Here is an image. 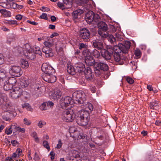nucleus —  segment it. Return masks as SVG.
<instances>
[{"mask_svg":"<svg viewBox=\"0 0 161 161\" xmlns=\"http://www.w3.org/2000/svg\"><path fill=\"white\" fill-rule=\"evenodd\" d=\"M75 67L76 72L78 73L80 75L84 73L86 69L85 65L82 63H79L76 64Z\"/></svg>","mask_w":161,"mask_h":161,"instance_id":"nucleus-15","label":"nucleus"},{"mask_svg":"<svg viewBox=\"0 0 161 161\" xmlns=\"http://www.w3.org/2000/svg\"><path fill=\"white\" fill-rule=\"evenodd\" d=\"M92 54L95 58H98L100 57V53L96 49H94L91 53Z\"/></svg>","mask_w":161,"mask_h":161,"instance_id":"nucleus-30","label":"nucleus"},{"mask_svg":"<svg viewBox=\"0 0 161 161\" xmlns=\"http://www.w3.org/2000/svg\"><path fill=\"white\" fill-rule=\"evenodd\" d=\"M7 81V83H9L13 87L15 85L17 80L15 77H9Z\"/></svg>","mask_w":161,"mask_h":161,"instance_id":"nucleus-26","label":"nucleus"},{"mask_svg":"<svg viewBox=\"0 0 161 161\" xmlns=\"http://www.w3.org/2000/svg\"><path fill=\"white\" fill-rule=\"evenodd\" d=\"M20 97L23 99L26 100L30 98V94L29 93L23 91L21 92Z\"/></svg>","mask_w":161,"mask_h":161,"instance_id":"nucleus-27","label":"nucleus"},{"mask_svg":"<svg viewBox=\"0 0 161 161\" xmlns=\"http://www.w3.org/2000/svg\"><path fill=\"white\" fill-rule=\"evenodd\" d=\"M8 2L7 3H0V5L3 7L4 8H7L8 7Z\"/></svg>","mask_w":161,"mask_h":161,"instance_id":"nucleus-57","label":"nucleus"},{"mask_svg":"<svg viewBox=\"0 0 161 161\" xmlns=\"http://www.w3.org/2000/svg\"><path fill=\"white\" fill-rule=\"evenodd\" d=\"M134 54L138 58H139L141 57V53L139 49H136L135 50Z\"/></svg>","mask_w":161,"mask_h":161,"instance_id":"nucleus-48","label":"nucleus"},{"mask_svg":"<svg viewBox=\"0 0 161 161\" xmlns=\"http://www.w3.org/2000/svg\"><path fill=\"white\" fill-rule=\"evenodd\" d=\"M62 93L59 90H55L50 95L51 98L54 100L59 98L61 96Z\"/></svg>","mask_w":161,"mask_h":161,"instance_id":"nucleus-21","label":"nucleus"},{"mask_svg":"<svg viewBox=\"0 0 161 161\" xmlns=\"http://www.w3.org/2000/svg\"><path fill=\"white\" fill-rule=\"evenodd\" d=\"M91 5L90 4H86L83 6V10L84 12H86L87 11H89L91 8Z\"/></svg>","mask_w":161,"mask_h":161,"instance_id":"nucleus-46","label":"nucleus"},{"mask_svg":"<svg viewBox=\"0 0 161 161\" xmlns=\"http://www.w3.org/2000/svg\"><path fill=\"white\" fill-rule=\"evenodd\" d=\"M5 94L0 93V105L3 104L5 102Z\"/></svg>","mask_w":161,"mask_h":161,"instance_id":"nucleus-45","label":"nucleus"},{"mask_svg":"<svg viewBox=\"0 0 161 161\" xmlns=\"http://www.w3.org/2000/svg\"><path fill=\"white\" fill-rule=\"evenodd\" d=\"M117 48H115L113 54L114 60L116 62H120L119 63V64H122L123 63V59L120 56L121 52L120 51L119 52L118 51H117Z\"/></svg>","mask_w":161,"mask_h":161,"instance_id":"nucleus-14","label":"nucleus"},{"mask_svg":"<svg viewBox=\"0 0 161 161\" xmlns=\"http://www.w3.org/2000/svg\"><path fill=\"white\" fill-rule=\"evenodd\" d=\"M9 74L15 77L20 76L22 74V72L20 67L18 66H11L9 68Z\"/></svg>","mask_w":161,"mask_h":161,"instance_id":"nucleus-7","label":"nucleus"},{"mask_svg":"<svg viewBox=\"0 0 161 161\" xmlns=\"http://www.w3.org/2000/svg\"><path fill=\"white\" fill-rule=\"evenodd\" d=\"M45 45L42 49L43 53L45 54L46 57H52L53 56V53L51 47L53 44L49 42L45 41L44 43Z\"/></svg>","mask_w":161,"mask_h":161,"instance_id":"nucleus-4","label":"nucleus"},{"mask_svg":"<svg viewBox=\"0 0 161 161\" xmlns=\"http://www.w3.org/2000/svg\"><path fill=\"white\" fill-rule=\"evenodd\" d=\"M115 47L111 46H108L107 49L103 48L101 51V53L102 56L105 60H109L113 54L115 50Z\"/></svg>","mask_w":161,"mask_h":161,"instance_id":"nucleus-3","label":"nucleus"},{"mask_svg":"<svg viewBox=\"0 0 161 161\" xmlns=\"http://www.w3.org/2000/svg\"><path fill=\"white\" fill-rule=\"evenodd\" d=\"M90 90L92 93H95L96 91V89L94 86H91L90 88Z\"/></svg>","mask_w":161,"mask_h":161,"instance_id":"nucleus-64","label":"nucleus"},{"mask_svg":"<svg viewBox=\"0 0 161 161\" xmlns=\"http://www.w3.org/2000/svg\"><path fill=\"white\" fill-rule=\"evenodd\" d=\"M87 45L86 44H84L83 43H80L79 44V48L80 49H82L84 48V49L86 48Z\"/></svg>","mask_w":161,"mask_h":161,"instance_id":"nucleus-51","label":"nucleus"},{"mask_svg":"<svg viewBox=\"0 0 161 161\" xmlns=\"http://www.w3.org/2000/svg\"><path fill=\"white\" fill-rule=\"evenodd\" d=\"M73 103L72 99L69 96L63 97L60 101V104L63 109H66L69 104Z\"/></svg>","mask_w":161,"mask_h":161,"instance_id":"nucleus-8","label":"nucleus"},{"mask_svg":"<svg viewBox=\"0 0 161 161\" xmlns=\"http://www.w3.org/2000/svg\"><path fill=\"white\" fill-rule=\"evenodd\" d=\"M40 108L42 110H45L48 109V108L47 102H44L40 106Z\"/></svg>","mask_w":161,"mask_h":161,"instance_id":"nucleus-36","label":"nucleus"},{"mask_svg":"<svg viewBox=\"0 0 161 161\" xmlns=\"http://www.w3.org/2000/svg\"><path fill=\"white\" fill-rule=\"evenodd\" d=\"M23 122L24 124L27 125H29L31 124V121L27 118H25L24 119Z\"/></svg>","mask_w":161,"mask_h":161,"instance_id":"nucleus-50","label":"nucleus"},{"mask_svg":"<svg viewBox=\"0 0 161 161\" xmlns=\"http://www.w3.org/2000/svg\"><path fill=\"white\" fill-rule=\"evenodd\" d=\"M12 86H11V85H10L9 83H7V81H6L3 86L4 90L6 91H8L12 89Z\"/></svg>","mask_w":161,"mask_h":161,"instance_id":"nucleus-34","label":"nucleus"},{"mask_svg":"<svg viewBox=\"0 0 161 161\" xmlns=\"http://www.w3.org/2000/svg\"><path fill=\"white\" fill-rule=\"evenodd\" d=\"M42 70L44 74H51L54 73L55 70L51 66L48 65L47 63H43L41 67Z\"/></svg>","mask_w":161,"mask_h":161,"instance_id":"nucleus-10","label":"nucleus"},{"mask_svg":"<svg viewBox=\"0 0 161 161\" xmlns=\"http://www.w3.org/2000/svg\"><path fill=\"white\" fill-rule=\"evenodd\" d=\"M39 18L41 19H44L45 20L47 19V14L44 13H43L42 15L40 16Z\"/></svg>","mask_w":161,"mask_h":161,"instance_id":"nucleus-56","label":"nucleus"},{"mask_svg":"<svg viewBox=\"0 0 161 161\" xmlns=\"http://www.w3.org/2000/svg\"><path fill=\"white\" fill-rule=\"evenodd\" d=\"M67 72L71 75H74L76 72L75 68L71 65L68 64L67 65Z\"/></svg>","mask_w":161,"mask_h":161,"instance_id":"nucleus-23","label":"nucleus"},{"mask_svg":"<svg viewBox=\"0 0 161 161\" xmlns=\"http://www.w3.org/2000/svg\"><path fill=\"white\" fill-rule=\"evenodd\" d=\"M23 51L24 54L26 53H28L33 51V49L28 43H26L23 46Z\"/></svg>","mask_w":161,"mask_h":161,"instance_id":"nucleus-24","label":"nucleus"},{"mask_svg":"<svg viewBox=\"0 0 161 161\" xmlns=\"http://www.w3.org/2000/svg\"><path fill=\"white\" fill-rule=\"evenodd\" d=\"M6 72L0 70V81H3L6 78Z\"/></svg>","mask_w":161,"mask_h":161,"instance_id":"nucleus-37","label":"nucleus"},{"mask_svg":"<svg viewBox=\"0 0 161 161\" xmlns=\"http://www.w3.org/2000/svg\"><path fill=\"white\" fill-rule=\"evenodd\" d=\"M22 89L19 87H15L11 92L10 94L11 97L14 99H17L20 97Z\"/></svg>","mask_w":161,"mask_h":161,"instance_id":"nucleus-11","label":"nucleus"},{"mask_svg":"<svg viewBox=\"0 0 161 161\" xmlns=\"http://www.w3.org/2000/svg\"><path fill=\"white\" fill-rule=\"evenodd\" d=\"M82 54L85 57V58L88 56H91V53L89 51V49L87 48L84 49L82 52Z\"/></svg>","mask_w":161,"mask_h":161,"instance_id":"nucleus-31","label":"nucleus"},{"mask_svg":"<svg viewBox=\"0 0 161 161\" xmlns=\"http://www.w3.org/2000/svg\"><path fill=\"white\" fill-rule=\"evenodd\" d=\"M108 67L107 64L101 62H96L94 69L95 75L97 76H99L102 74L103 71L107 70Z\"/></svg>","mask_w":161,"mask_h":161,"instance_id":"nucleus-2","label":"nucleus"},{"mask_svg":"<svg viewBox=\"0 0 161 161\" xmlns=\"http://www.w3.org/2000/svg\"><path fill=\"white\" fill-rule=\"evenodd\" d=\"M73 100L74 103L77 104H81V108L88 109L89 110H81L78 113V116L76 118V122L80 125H86L89 120V114L88 111L93 110V105L90 103L86 102V95L82 91H76L72 94Z\"/></svg>","mask_w":161,"mask_h":161,"instance_id":"nucleus-1","label":"nucleus"},{"mask_svg":"<svg viewBox=\"0 0 161 161\" xmlns=\"http://www.w3.org/2000/svg\"><path fill=\"white\" fill-rule=\"evenodd\" d=\"M92 45L93 47L97 49L98 50H101L104 48L103 45V42H99L97 40H94L92 42Z\"/></svg>","mask_w":161,"mask_h":161,"instance_id":"nucleus-19","label":"nucleus"},{"mask_svg":"<svg viewBox=\"0 0 161 161\" xmlns=\"http://www.w3.org/2000/svg\"><path fill=\"white\" fill-rule=\"evenodd\" d=\"M10 129H11L12 130V131H13L14 133L16 132L17 130V128L18 126L17 125V124L15 123H13L10 126Z\"/></svg>","mask_w":161,"mask_h":161,"instance_id":"nucleus-41","label":"nucleus"},{"mask_svg":"<svg viewBox=\"0 0 161 161\" xmlns=\"http://www.w3.org/2000/svg\"><path fill=\"white\" fill-rule=\"evenodd\" d=\"M116 41H122L123 40V36L119 33H116L115 34Z\"/></svg>","mask_w":161,"mask_h":161,"instance_id":"nucleus-42","label":"nucleus"},{"mask_svg":"<svg viewBox=\"0 0 161 161\" xmlns=\"http://www.w3.org/2000/svg\"><path fill=\"white\" fill-rule=\"evenodd\" d=\"M41 87L36 86L32 88L31 90V93L34 97L37 98L42 96V92Z\"/></svg>","mask_w":161,"mask_h":161,"instance_id":"nucleus-13","label":"nucleus"},{"mask_svg":"<svg viewBox=\"0 0 161 161\" xmlns=\"http://www.w3.org/2000/svg\"><path fill=\"white\" fill-rule=\"evenodd\" d=\"M88 1L89 0H76V3L81 5L87 4Z\"/></svg>","mask_w":161,"mask_h":161,"instance_id":"nucleus-43","label":"nucleus"},{"mask_svg":"<svg viewBox=\"0 0 161 161\" xmlns=\"http://www.w3.org/2000/svg\"><path fill=\"white\" fill-rule=\"evenodd\" d=\"M126 80L130 84H132L134 82L133 80L130 77H127Z\"/></svg>","mask_w":161,"mask_h":161,"instance_id":"nucleus-54","label":"nucleus"},{"mask_svg":"<svg viewBox=\"0 0 161 161\" xmlns=\"http://www.w3.org/2000/svg\"><path fill=\"white\" fill-rule=\"evenodd\" d=\"M149 107L151 109L156 110H158L161 108L158 102L157 101L150 102L149 104Z\"/></svg>","mask_w":161,"mask_h":161,"instance_id":"nucleus-22","label":"nucleus"},{"mask_svg":"<svg viewBox=\"0 0 161 161\" xmlns=\"http://www.w3.org/2000/svg\"><path fill=\"white\" fill-rule=\"evenodd\" d=\"M78 16H80L79 9L74 12V18H77Z\"/></svg>","mask_w":161,"mask_h":161,"instance_id":"nucleus-52","label":"nucleus"},{"mask_svg":"<svg viewBox=\"0 0 161 161\" xmlns=\"http://www.w3.org/2000/svg\"><path fill=\"white\" fill-rule=\"evenodd\" d=\"M85 78L88 81H90L93 78L92 72V69L89 67H87L85 69L84 73Z\"/></svg>","mask_w":161,"mask_h":161,"instance_id":"nucleus-16","label":"nucleus"},{"mask_svg":"<svg viewBox=\"0 0 161 161\" xmlns=\"http://www.w3.org/2000/svg\"><path fill=\"white\" fill-rule=\"evenodd\" d=\"M98 30V31H107L108 29L107 24L103 21H100L97 23Z\"/></svg>","mask_w":161,"mask_h":161,"instance_id":"nucleus-20","label":"nucleus"},{"mask_svg":"<svg viewBox=\"0 0 161 161\" xmlns=\"http://www.w3.org/2000/svg\"><path fill=\"white\" fill-rule=\"evenodd\" d=\"M58 6L60 8L63 9L64 8V4L58 2Z\"/></svg>","mask_w":161,"mask_h":161,"instance_id":"nucleus-60","label":"nucleus"},{"mask_svg":"<svg viewBox=\"0 0 161 161\" xmlns=\"http://www.w3.org/2000/svg\"><path fill=\"white\" fill-rule=\"evenodd\" d=\"M22 106L23 108H25L27 110H29L30 111H32V110L31 107L30 106V104L27 103H25L22 104Z\"/></svg>","mask_w":161,"mask_h":161,"instance_id":"nucleus-39","label":"nucleus"},{"mask_svg":"<svg viewBox=\"0 0 161 161\" xmlns=\"http://www.w3.org/2000/svg\"><path fill=\"white\" fill-rule=\"evenodd\" d=\"M53 74H44L42 75V78L45 81L51 83L55 82L56 80V77L53 75Z\"/></svg>","mask_w":161,"mask_h":161,"instance_id":"nucleus-12","label":"nucleus"},{"mask_svg":"<svg viewBox=\"0 0 161 161\" xmlns=\"http://www.w3.org/2000/svg\"><path fill=\"white\" fill-rule=\"evenodd\" d=\"M118 46H114L115 48L118 49L124 53H127L131 46V43L128 41H125L122 43H119Z\"/></svg>","mask_w":161,"mask_h":161,"instance_id":"nucleus-6","label":"nucleus"},{"mask_svg":"<svg viewBox=\"0 0 161 161\" xmlns=\"http://www.w3.org/2000/svg\"><path fill=\"white\" fill-rule=\"evenodd\" d=\"M46 124V123L44 121H40L39 122L38 124V126L40 128H42L43 126Z\"/></svg>","mask_w":161,"mask_h":161,"instance_id":"nucleus-49","label":"nucleus"},{"mask_svg":"<svg viewBox=\"0 0 161 161\" xmlns=\"http://www.w3.org/2000/svg\"><path fill=\"white\" fill-rule=\"evenodd\" d=\"M85 61L86 65L89 66H93L94 68H95V65L96 62L95 61L93 57L88 56L85 58Z\"/></svg>","mask_w":161,"mask_h":161,"instance_id":"nucleus-18","label":"nucleus"},{"mask_svg":"<svg viewBox=\"0 0 161 161\" xmlns=\"http://www.w3.org/2000/svg\"><path fill=\"white\" fill-rule=\"evenodd\" d=\"M63 119L67 122H72L75 118L74 114L72 111L66 110L63 112Z\"/></svg>","mask_w":161,"mask_h":161,"instance_id":"nucleus-9","label":"nucleus"},{"mask_svg":"<svg viewBox=\"0 0 161 161\" xmlns=\"http://www.w3.org/2000/svg\"><path fill=\"white\" fill-rule=\"evenodd\" d=\"M94 13L91 10H89L85 15V19L88 23H91L93 20Z\"/></svg>","mask_w":161,"mask_h":161,"instance_id":"nucleus-17","label":"nucleus"},{"mask_svg":"<svg viewBox=\"0 0 161 161\" xmlns=\"http://www.w3.org/2000/svg\"><path fill=\"white\" fill-rule=\"evenodd\" d=\"M108 40L111 43H113L114 44V42L116 41V38L114 36L111 35H108Z\"/></svg>","mask_w":161,"mask_h":161,"instance_id":"nucleus-44","label":"nucleus"},{"mask_svg":"<svg viewBox=\"0 0 161 161\" xmlns=\"http://www.w3.org/2000/svg\"><path fill=\"white\" fill-rule=\"evenodd\" d=\"M12 132V130L10 129V127L9 128H6L5 130V133L7 135L10 134Z\"/></svg>","mask_w":161,"mask_h":161,"instance_id":"nucleus-55","label":"nucleus"},{"mask_svg":"<svg viewBox=\"0 0 161 161\" xmlns=\"http://www.w3.org/2000/svg\"><path fill=\"white\" fill-rule=\"evenodd\" d=\"M58 143L57 145L56 148L59 149L61 147L63 143L61 139L59 140L58 141Z\"/></svg>","mask_w":161,"mask_h":161,"instance_id":"nucleus-53","label":"nucleus"},{"mask_svg":"<svg viewBox=\"0 0 161 161\" xmlns=\"http://www.w3.org/2000/svg\"><path fill=\"white\" fill-rule=\"evenodd\" d=\"M4 62L3 56L2 54H0V65L3 64Z\"/></svg>","mask_w":161,"mask_h":161,"instance_id":"nucleus-59","label":"nucleus"},{"mask_svg":"<svg viewBox=\"0 0 161 161\" xmlns=\"http://www.w3.org/2000/svg\"><path fill=\"white\" fill-rule=\"evenodd\" d=\"M94 17L93 21H94L95 22L98 23L101 21L100 16L98 14L94 13Z\"/></svg>","mask_w":161,"mask_h":161,"instance_id":"nucleus-38","label":"nucleus"},{"mask_svg":"<svg viewBox=\"0 0 161 161\" xmlns=\"http://www.w3.org/2000/svg\"><path fill=\"white\" fill-rule=\"evenodd\" d=\"M29 82L27 80H23L21 81L20 85L22 87H27L29 84Z\"/></svg>","mask_w":161,"mask_h":161,"instance_id":"nucleus-35","label":"nucleus"},{"mask_svg":"<svg viewBox=\"0 0 161 161\" xmlns=\"http://www.w3.org/2000/svg\"><path fill=\"white\" fill-rule=\"evenodd\" d=\"M17 128V131L22 132V133H24L25 132V128H21L19 126H18V127Z\"/></svg>","mask_w":161,"mask_h":161,"instance_id":"nucleus-58","label":"nucleus"},{"mask_svg":"<svg viewBox=\"0 0 161 161\" xmlns=\"http://www.w3.org/2000/svg\"><path fill=\"white\" fill-rule=\"evenodd\" d=\"M50 155L51 156V160H53L54 158V156L55 155V153L53 151H52L50 152Z\"/></svg>","mask_w":161,"mask_h":161,"instance_id":"nucleus-62","label":"nucleus"},{"mask_svg":"<svg viewBox=\"0 0 161 161\" xmlns=\"http://www.w3.org/2000/svg\"><path fill=\"white\" fill-rule=\"evenodd\" d=\"M91 32L86 28L80 29L79 31L78 37L81 41L86 42L88 41L90 37Z\"/></svg>","mask_w":161,"mask_h":161,"instance_id":"nucleus-5","label":"nucleus"},{"mask_svg":"<svg viewBox=\"0 0 161 161\" xmlns=\"http://www.w3.org/2000/svg\"><path fill=\"white\" fill-rule=\"evenodd\" d=\"M0 13L3 14L5 17H10L11 16V12L6 9L0 10Z\"/></svg>","mask_w":161,"mask_h":161,"instance_id":"nucleus-28","label":"nucleus"},{"mask_svg":"<svg viewBox=\"0 0 161 161\" xmlns=\"http://www.w3.org/2000/svg\"><path fill=\"white\" fill-rule=\"evenodd\" d=\"M22 15L21 14H18L16 16L15 19H16L19 20H21L22 19Z\"/></svg>","mask_w":161,"mask_h":161,"instance_id":"nucleus-61","label":"nucleus"},{"mask_svg":"<svg viewBox=\"0 0 161 161\" xmlns=\"http://www.w3.org/2000/svg\"><path fill=\"white\" fill-rule=\"evenodd\" d=\"M43 146L47 149L48 150L50 149V147L49 144L48 142L46 141H44L43 142Z\"/></svg>","mask_w":161,"mask_h":161,"instance_id":"nucleus-47","label":"nucleus"},{"mask_svg":"<svg viewBox=\"0 0 161 161\" xmlns=\"http://www.w3.org/2000/svg\"><path fill=\"white\" fill-rule=\"evenodd\" d=\"M98 34L102 38H107L108 36V34L106 31H98Z\"/></svg>","mask_w":161,"mask_h":161,"instance_id":"nucleus-32","label":"nucleus"},{"mask_svg":"<svg viewBox=\"0 0 161 161\" xmlns=\"http://www.w3.org/2000/svg\"><path fill=\"white\" fill-rule=\"evenodd\" d=\"M14 0H7V2H9L10 6H11L14 9H17V4L13 2Z\"/></svg>","mask_w":161,"mask_h":161,"instance_id":"nucleus-40","label":"nucleus"},{"mask_svg":"<svg viewBox=\"0 0 161 161\" xmlns=\"http://www.w3.org/2000/svg\"><path fill=\"white\" fill-rule=\"evenodd\" d=\"M15 40V36L12 34L8 35L7 38V43L10 44L11 42Z\"/></svg>","mask_w":161,"mask_h":161,"instance_id":"nucleus-29","label":"nucleus"},{"mask_svg":"<svg viewBox=\"0 0 161 161\" xmlns=\"http://www.w3.org/2000/svg\"><path fill=\"white\" fill-rule=\"evenodd\" d=\"M24 55L26 57L27 59L30 60H34L36 58V55L35 53L32 51L26 53Z\"/></svg>","mask_w":161,"mask_h":161,"instance_id":"nucleus-25","label":"nucleus"},{"mask_svg":"<svg viewBox=\"0 0 161 161\" xmlns=\"http://www.w3.org/2000/svg\"><path fill=\"white\" fill-rule=\"evenodd\" d=\"M11 143L12 145L15 146L16 144H19L18 142L16 140H12L11 141Z\"/></svg>","mask_w":161,"mask_h":161,"instance_id":"nucleus-63","label":"nucleus"},{"mask_svg":"<svg viewBox=\"0 0 161 161\" xmlns=\"http://www.w3.org/2000/svg\"><path fill=\"white\" fill-rule=\"evenodd\" d=\"M29 66L28 62L24 59H23L21 61V66L23 68H27Z\"/></svg>","mask_w":161,"mask_h":161,"instance_id":"nucleus-33","label":"nucleus"}]
</instances>
